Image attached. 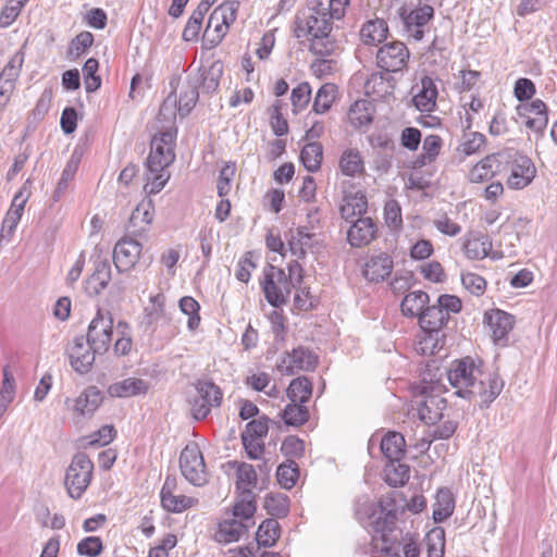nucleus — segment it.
I'll return each mask as SVG.
<instances>
[{
  "mask_svg": "<svg viewBox=\"0 0 557 557\" xmlns=\"http://www.w3.org/2000/svg\"><path fill=\"white\" fill-rule=\"evenodd\" d=\"M445 375L458 397L479 399L480 408H487L502 393L505 382L495 371H484L482 361L470 356L454 360L449 369L437 374Z\"/></svg>",
  "mask_w": 557,
  "mask_h": 557,
  "instance_id": "1",
  "label": "nucleus"
},
{
  "mask_svg": "<svg viewBox=\"0 0 557 557\" xmlns=\"http://www.w3.org/2000/svg\"><path fill=\"white\" fill-rule=\"evenodd\" d=\"M333 29L329 13L315 8H309L295 20V37L310 40L309 51L320 57H330L337 53L339 46L331 36Z\"/></svg>",
  "mask_w": 557,
  "mask_h": 557,
  "instance_id": "2",
  "label": "nucleus"
},
{
  "mask_svg": "<svg viewBox=\"0 0 557 557\" xmlns=\"http://www.w3.org/2000/svg\"><path fill=\"white\" fill-rule=\"evenodd\" d=\"M438 371L440 368L426 364L420 383L413 387V393L423 398L418 403V414L426 424L437 423L447 406V400L441 396L446 388L442 382V373L437 374Z\"/></svg>",
  "mask_w": 557,
  "mask_h": 557,
  "instance_id": "3",
  "label": "nucleus"
},
{
  "mask_svg": "<svg viewBox=\"0 0 557 557\" xmlns=\"http://www.w3.org/2000/svg\"><path fill=\"white\" fill-rule=\"evenodd\" d=\"M399 500H405L401 493H393L379 500L376 506H369V517L367 525L375 534H380L382 541L387 544L397 540L393 536L396 530L397 515L400 505Z\"/></svg>",
  "mask_w": 557,
  "mask_h": 557,
  "instance_id": "4",
  "label": "nucleus"
},
{
  "mask_svg": "<svg viewBox=\"0 0 557 557\" xmlns=\"http://www.w3.org/2000/svg\"><path fill=\"white\" fill-rule=\"evenodd\" d=\"M265 300L274 308L285 306L295 287L283 269L268 264L263 270V278L260 281Z\"/></svg>",
  "mask_w": 557,
  "mask_h": 557,
  "instance_id": "5",
  "label": "nucleus"
},
{
  "mask_svg": "<svg viewBox=\"0 0 557 557\" xmlns=\"http://www.w3.org/2000/svg\"><path fill=\"white\" fill-rule=\"evenodd\" d=\"M176 136V127L170 126L165 127V129H159L151 139L146 169H152L153 171L165 170L174 162Z\"/></svg>",
  "mask_w": 557,
  "mask_h": 557,
  "instance_id": "6",
  "label": "nucleus"
},
{
  "mask_svg": "<svg viewBox=\"0 0 557 557\" xmlns=\"http://www.w3.org/2000/svg\"><path fill=\"white\" fill-rule=\"evenodd\" d=\"M94 463L85 453L76 454L65 473L64 484L73 499H79L92 479Z\"/></svg>",
  "mask_w": 557,
  "mask_h": 557,
  "instance_id": "7",
  "label": "nucleus"
},
{
  "mask_svg": "<svg viewBox=\"0 0 557 557\" xmlns=\"http://www.w3.org/2000/svg\"><path fill=\"white\" fill-rule=\"evenodd\" d=\"M113 336V317L110 311L98 309L95 318L89 323L86 341L98 355L106 354L111 345Z\"/></svg>",
  "mask_w": 557,
  "mask_h": 557,
  "instance_id": "8",
  "label": "nucleus"
},
{
  "mask_svg": "<svg viewBox=\"0 0 557 557\" xmlns=\"http://www.w3.org/2000/svg\"><path fill=\"white\" fill-rule=\"evenodd\" d=\"M319 364V356L310 348L298 346L292 351H285L276 364L282 375L292 376L297 372H312Z\"/></svg>",
  "mask_w": 557,
  "mask_h": 557,
  "instance_id": "9",
  "label": "nucleus"
},
{
  "mask_svg": "<svg viewBox=\"0 0 557 557\" xmlns=\"http://www.w3.org/2000/svg\"><path fill=\"white\" fill-rule=\"evenodd\" d=\"M180 469L191 484L201 486L207 482L206 465L197 444L186 445L180 456Z\"/></svg>",
  "mask_w": 557,
  "mask_h": 557,
  "instance_id": "10",
  "label": "nucleus"
},
{
  "mask_svg": "<svg viewBox=\"0 0 557 557\" xmlns=\"http://www.w3.org/2000/svg\"><path fill=\"white\" fill-rule=\"evenodd\" d=\"M408 59L409 50L400 41L385 44L376 52L377 66L386 74L401 71L407 65Z\"/></svg>",
  "mask_w": 557,
  "mask_h": 557,
  "instance_id": "11",
  "label": "nucleus"
},
{
  "mask_svg": "<svg viewBox=\"0 0 557 557\" xmlns=\"http://www.w3.org/2000/svg\"><path fill=\"white\" fill-rule=\"evenodd\" d=\"M400 16L408 36L414 41H420L424 36V26L434 17V8L430 4H423L409 12L401 9Z\"/></svg>",
  "mask_w": 557,
  "mask_h": 557,
  "instance_id": "12",
  "label": "nucleus"
},
{
  "mask_svg": "<svg viewBox=\"0 0 557 557\" xmlns=\"http://www.w3.org/2000/svg\"><path fill=\"white\" fill-rule=\"evenodd\" d=\"M535 174L536 168L532 160L524 154L516 152L510 162V174L507 178V185L511 189H522L533 181Z\"/></svg>",
  "mask_w": 557,
  "mask_h": 557,
  "instance_id": "13",
  "label": "nucleus"
},
{
  "mask_svg": "<svg viewBox=\"0 0 557 557\" xmlns=\"http://www.w3.org/2000/svg\"><path fill=\"white\" fill-rule=\"evenodd\" d=\"M143 245L131 237L121 238L114 246L113 262L119 272L133 269L140 257Z\"/></svg>",
  "mask_w": 557,
  "mask_h": 557,
  "instance_id": "14",
  "label": "nucleus"
},
{
  "mask_svg": "<svg viewBox=\"0 0 557 557\" xmlns=\"http://www.w3.org/2000/svg\"><path fill=\"white\" fill-rule=\"evenodd\" d=\"M71 367L77 373L85 374L91 369L96 355L85 336H76L73 344L67 348Z\"/></svg>",
  "mask_w": 557,
  "mask_h": 557,
  "instance_id": "15",
  "label": "nucleus"
},
{
  "mask_svg": "<svg viewBox=\"0 0 557 557\" xmlns=\"http://www.w3.org/2000/svg\"><path fill=\"white\" fill-rule=\"evenodd\" d=\"M103 401V395L97 386H88L75 399L66 398L65 405L78 418H91Z\"/></svg>",
  "mask_w": 557,
  "mask_h": 557,
  "instance_id": "16",
  "label": "nucleus"
},
{
  "mask_svg": "<svg viewBox=\"0 0 557 557\" xmlns=\"http://www.w3.org/2000/svg\"><path fill=\"white\" fill-rule=\"evenodd\" d=\"M437 304L426 306L423 313L419 318L421 329L429 334L430 341H435L433 348L438 347L440 333L442 329L448 323V318L442 311Z\"/></svg>",
  "mask_w": 557,
  "mask_h": 557,
  "instance_id": "17",
  "label": "nucleus"
},
{
  "mask_svg": "<svg viewBox=\"0 0 557 557\" xmlns=\"http://www.w3.org/2000/svg\"><path fill=\"white\" fill-rule=\"evenodd\" d=\"M520 117H527L525 125L534 132H543L548 123L547 107L541 99H534L529 103L517 107Z\"/></svg>",
  "mask_w": 557,
  "mask_h": 557,
  "instance_id": "18",
  "label": "nucleus"
},
{
  "mask_svg": "<svg viewBox=\"0 0 557 557\" xmlns=\"http://www.w3.org/2000/svg\"><path fill=\"white\" fill-rule=\"evenodd\" d=\"M484 322L492 331L494 343L505 345V342H507V335L515 324L513 317L503 310L495 309L491 312H485Z\"/></svg>",
  "mask_w": 557,
  "mask_h": 557,
  "instance_id": "19",
  "label": "nucleus"
},
{
  "mask_svg": "<svg viewBox=\"0 0 557 557\" xmlns=\"http://www.w3.org/2000/svg\"><path fill=\"white\" fill-rule=\"evenodd\" d=\"M347 240L352 247H363L369 245L377 234V226L371 218H358L351 222Z\"/></svg>",
  "mask_w": 557,
  "mask_h": 557,
  "instance_id": "20",
  "label": "nucleus"
},
{
  "mask_svg": "<svg viewBox=\"0 0 557 557\" xmlns=\"http://www.w3.org/2000/svg\"><path fill=\"white\" fill-rule=\"evenodd\" d=\"M506 161L504 153L490 154L479 161L469 172L471 183H483L502 171V164Z\"/></svg>",
  "mask_w": 557,
  "mask_h": 557,
  "instance_id": "21",
  "label": "nucleus"
},
{
  "mask_svg": "<svg viewBox=\"0 0 557 557\" xmlns=\"http://www.w3.org/2000/svg\"><path fill=\"white\" fill-rule=\"evenodd\" d=\"M223 75V63L220 60L213 61L209 66H201L197 74L189 75L193 82H197V87L205 94L214 92Z\"/></svg>",
  "mask_w": 557,
  "mask_h": 557,
  "instance_id": "22",
  "label": "nucleus"
},
{
  "mask_svg": "<svg viewBox=\"0 0 557 557\" xmlns=\"http://www.w3.org/2000/svg\"><path fill=\"white\" fill-rule=\"evenodd\" d=\"M154 214V208L151 199H144L133 210L129 221L128 228H132L134 235H143L146 233L152 223Z\"/></svg>",
  "mask_w": 557,
  "mask_h": 557,
  "instance_id": "23",
  "label": "nucleus"
},
{
  "mask_svg": "<svg viewBox=\"0 0 557 557\" xmlns=\"http://www.w3.org/2000/svg\"><path fill=\"white\" fill-rule=\"evenodd\" d=\"M111 281V264L109 260H96L95 269L87 278L85 290L89 296H97L106 289Z\"/></svg>",
  "mask_w": 557,
  "mask_h": 557,
  "instance_id": "24",
  "label": "nucleus"
},
{
  "mask_svg": "<svg viewBox=\"0 0 557 557\" xmlns=\"http://www.w3.org/2000/svg\"><path fill=\"white\" fill-rule=\"evenodd\" d=\"M149 389V383L138 377H127L115 382L108 387V394L111 397L127 398L137 395H144Z\"/></svg>",
  "mask_w": 557,
  "mask_h": 557,
  "instance_id": "25",
  "label": "nucleus"
},
{
  "mask_svg": "<svg viewBox=\"0 0 557 557\" xmlns=\"http://www.w3.org/2000/svg\"><path fill=\"white\" fill-rule=\"evenodd\" d=\"M367 197L363 191L358 190L356 193H345L339 212L344 220L352 222L356 216L362 218L361 215L367 212Z\"/></svg>",
  "mask_w": 557,
  "mask_h": 557,
  "instance_id": "26",
  "label": "nucleus"
},
{
  "mask_svg": "<svg viewBox=\"0 0 557 557\" xmlns=\"http://www.w3.org/2000/svg\"><path fill=\"white\" fill-rule=\"evenodd\" d=\"M393 270V260L387 253H380L371 257L366 263L363 275L371 282L384 281L389 276Z\"/></svg>",
  "mask_w": 557,
  "mask_h": 557,
  "instance_id": "27",
  "label": "nucleus"
},
{
  "mask_svg": "<svg viewBox=\"0 0 557 557\" xmlns=\"http://www.w3.org/2000/svg\"><path fill=\"white\" fill-rule=\"evenodd\" d=\"M165 300L166 298L163 293H158L150 297L149 305L144 309V319L141 321V325L146 330L154 332L157 322L161 319H166Z\"/></svg>",
  "mask_w": 557,
  "mask_h": 557,
  "instance_id": "28",
  "label": "nucleus"
},
{
  "mask_svg": "<svg viewBox=\"0 0 557 557\" xmlns=\"http://www.w3.org/2000/svg\"><path fill=\"white\" fill-rule=\"evenodd\" d=\"M380 448L384 457L391 462L399 461L406 451V441L403 434L389 431L382 437Z\"/></svg>",
  "mask_w": 557,
  "mask_h": 557,
  "instance_id": "29",
  "label": "nucleus"
},
{
  "mask_svg": "<svg viewBox=\"0 0 557 557\" xmlns=\"http://www.w3.org/2000/svg\"><path fill=\"white\" fill-rule=\"evenodd\" d=\"M436 98L437 88L434 81L429 76L422 77L421 89L412 99L416 108L421 112H431L436 104Z\"/></svg>",
  "mask_w": 557,
  "mask_h": 557,
  "instance_id": "30",
  "label": "nucleus"
},
{
  "mask_svg": "<svg viewBox=\"0 0 557 557\" xmlns=\"http://www.w3.org/2000/svg\"><path fill=\"white\" fill-rule=\"evenodd\" d=\"M249 528V523L237 519L223 520L219 523V529L214 537L216 542L224 544L237 542Z\"/></svg>",
  "mask_w": 557,
  "mask_h": 557,
  "instance_id": "31",
  "label": "nucleus"
},
{
  "mask_svg": "<svg viewBox=\"0 0 557 557\" xmlns=\"http://www.w3.org/2000/svg\"><path fill=\"white\" fill-rule=\"evenodd\" d=\"M388 27L384 20L374 18L366 22L360 32V39L364 45H377L386 39Z\"/></svg>",
  "mask_w": 557,
  "mask_h": 557,
  "instance_id": "32",
  "label": "nucleus"
},
{
  "mask_svg": "<svg viewBox=\"0 0 557 557\" xmlns=\"http://www.w3.org/2000/svg\"><path fill=\"white\" fill-rule=\"evenodd\" d=\"M430 302V296L423 290H414L408 293L400 305L401 312L406 317H417L418 319L423 313L424 309Z\"/></svg>",
  "mask_w": 557,
  "mask_h": 557,
  "instance_id": "33",
  "label": "nucleus"
},
{
  "mask_svg": "<svg viewBox=\"0 0 557 557\" xmlns=\"http://www.w3.org/2000/svg\"><path fill=\"white\" fill-rule=\"evenodd\" d=\"M81 159H82V153L78 152L77 149H75L73 151L70 160L67 161V163L62 172L61 178L58 182V185L53 191L52 200L54 202L60 201V199L63 197V194L67 189L69 183L74 178V176L78 170Z\"/></svg>",
  "mask_w": 557,
  "mask_h": 557,
  "instance_id": "34",
  "label": "nucleus"
},
{
  "mask_svg": "<svg viewBox=\"0 0 557 557\" xmlns=\"http://www.w3.org/2000/svg\"><path fill=\"white\" fill-rule=\"evenodd\" d=\"M466 256L472 260H482L487 257L492 250V240L487 235L474 234L463 244Z\"/></svg>",
  "mask_w": 557,
  "mask_h": 557,
  "instance_id": "35",
  "label": "nucleus"
},
{
  "mask_svg": "<svg viewBox=\"0 0 557 557\" xmlns=\"http://www.w3.org/2000/svg\"><path fill=\"white\" fill-rule=\"evenodd\" d=\"M256 496L251 490H244V493H240V499L235 503L233 507L234 519H240L239 521H244L253 524V515L256 512Z\"/></svg>",
  "mask_w": 557,
  "mask_h": 557,
  "instance_id": "36",
  "label": "nucleus"
},
{
  "mask_svg": "<svg viewBox=\"0 0 557 557\" xmlns=\"http://www.w3.org/2000/svg\"><path fill=\"white\" fill-rule=\"evenodd\" d=\"M339 169L346 176L363 174L364 162L360 151L356 148L346 149L341 156Z\"/></svg>",
  "mask_w": 557,
  "mask_h": 557,
  "instance_id": "37",
  "label": "nucleus"
},
{
  "mask_svg": "<svg viewBox=\"0 0 557 557\" xmlns=\"http://www.w3.org/2000/svg\"><path fill=\"white\" fill-rule=\"evenodd\" d=\"M455 509V498L448 488H441L433 505V519L436 523L448 519Z\"/></svg>",
  "mask_w": 557,
  "mask_h": 557,
  "instance_id": "38",
  "label": "nucleus"
},
{
  "mask_svg": "<svg viewBox=\"0 0 557 557\" xmlns=\"http://www.w3.org/2000/svg\"><path fill=\"white\" fill-rule=\"evenodd\" d=\"M374 106L366 99L357 100L349 109L348 117L355 127L369 125L373 121Z\"/></svg>",
  "mask_w": 557,
  "mask_h": 557,
  "instance_id": "39",
  "label": "nucleus"
},
{
  "mask_svg": "<svg viewBox=\"0 0 557 557\" xmlns=\"http://www.w3.org/2000/svg\"><path fill=\"white\" fill-rule=\"evenodd\" d=\"M281 535V527L277 520L269 518L259 525L256 541L258 546L272 547L275 545Z\"/></svg>",
  "mask_w": 557,
  "mask_h": 557,
  "instance_id": "40",
  "label": "nucleus"
},
{
  "mask_svg": "<svg viewBox=\"0 0 557 557\" xmlns=\"http://www.w3.org/2000/svg\"><path fill=\"white\" fill-rule=\"evenodd\" d=\"M312 395V383L307 376H298L289 383L287 397L290 403L306 404Z\"/></svg>",
  "mask_w": 557,
  "mask_h": 557,
  "instance_id": "41",
  "label": "nucleus"
},
{
  "mask_svg": "<svg viewBox=\"0 0 557 557\" xmlns=\"http://www.w3.org/2000/svg\"><path fill=\"white\" fill-rule=\"evenodd\" d=\"M323 159V147L318 141L308 143L300 152V160L304 166L311 173L317 172L321 168Z\"/></svg>",
  "mask_w": 557,
  "mask_h": 557,
  "instance_id": "42",
  "label": "nucleus"
},
{
  "mask_svg": "<svg viewBox=\"0 0 557 557\" xmlns=\"http://www.w3.org/2000/svg\"><path fill=\"white\" fill-rule=\"evenodd\" d=\"M281 417L288 426H300L309 420V410L305 404L290 403L282 411Z\"/></svg>",
  "mask_w": 557,
  "mask_h": 557,
  "instance_id": "43",
  "label": "nucleus"
},
{
  "mask_svg": "<svg viewBox=\"0 0 557 557\" xmlns=\"http://www.w3.org/2000/svg\"><path fill=\"white\" fill-rule=\"evenodd\" d=\"M198 396L211 408L220 407L223 398L221 388L211 381H197L195 384Z\"/></svg>",
  "mask_w": 557,
  "mask_h": 557,
  "instance_id": "44",
  "label": "nucleus"
},
{
  "mask_svg": "<svg viewBox=\"0 0 557 557\" xmlns=\"http://www.w3.org/2000/svg\"><path fill=\"white\" fill-rule=\"evenodd\" d=\"M24 63V52H15L0 73V83L10 84L15 89L16 81Z\"/></svg>",
  "mask_w": 557,
  "mask_h": 557,
  "instance_id": "45",
  "label": "nucleus"
},
{
  "mask_svg": "<svg viewBox=\"0 0 557 557\" xmlns=\"http://www.w3.org/2000/svg\"><path fill=\"white\" fill-rule=\"evenodd\" d=\"M199 98V91L197 87V82H193L188 76L186 82V88L180 95V99L177 101L178 108L177 111L182 116L189 114V112L194 109Z\"/></svg>",
  "mask_w": 557,
  "mask_h": 557,
  "instance_id": "46",
  "label": "nucleus"
},
{
  "mask_svg": "<svg viewBox=\"0 0 557 557\" xmlns=\"http://www.w3.org/2000/svg\"><path fill=\"white\" fill-rule=\"evenodd\" d=\"M264 509L276 518H284L289 512V498L285 494H268L264 497Z\"/></svg>",
  "mask_w": 557,
  "mask_h": 557,
  "instance_id": "47",
  "label": "nucleus"
},
{
  "mask_svg": "<svg viewBox=\"0 0 557 557\" xmlns=\"http://www.w3.org/2000/svg\"><path fill=\"white\" fill-rule=\"evenodd\" d=\"M298 476H299L298 465L292 459H287L286 462L281 463L277 467V471H276L277 482L285 490L293 488L297 482Z\"/></svg>",
  "mask_w": 557,
  "mask_h": 557,
  "instance_id": "48",
  "label": "nucleus"
},
{
  "mask_svg": "<svg viewBox=\"0 0 557 557\" xmlns=\"http://www.w3.org/2000/svg\"><path fill=\"white\" fill-rule=\"evenodd\" d=\"M335 92L336 87L334 84L327 83L322 85L315 95L312 110L318 114L329 111L335 100Z\"/></svg>",
  "mask_w": 557,
  "mask_h": 557,
  "instance_id": "49",
  "label": "nucleus"
},
{
  "mask_svg": "<svg viewBox=\"0 0 557 557\" xmlns=\"http://www.w3.org/2000/svg\"><path fill=\"white\" fill-rule=\"evenodd\" d=\"M486 144V137L479 132L465 133L461 143L458 146V151L465 156H471L481 151Z\"/></svg>",
  "mask_w": 557,
  "mask_h": 557,
  "instance_id": "50",
  "label": "nucleus"
},
{
  "mask_svg": "<svg viewBox=\"0 0 557 557\" xmlns=\"http://www.w3.org/2000/svg\"><path fill=\"white\" fill-rule=\"evenodd\" d=\"M176 106L178 107L177 104V99L176 97H173L172 95L168 96L160 109H159V113H158V116H157V120L159 123H161V127L160 129H165V127H176L175 126V119H176Z\"/></svg>",
  "mask_w": 557,
  "mask_h": 557,
  "instance_id": "51",
  "label": "nucleus"
},
{
  "mask_svg": "<svg viewBox=\"0 0 557 557\" xmlns=\"http://www.w3.org/2000/svg\"><path fill=\"white\" fill-rule=\"evenodd\" d=\"M396 461L391 462L385 468V481L391 486H401L405 485L410 475H409V466L405 463H395Z\"/></svg>",
  "mask_w": 557,
  "mask_h": 557,
  "instance_id": "52",
  "label": "nucleus"
},
{
  "mask_svg": "<svg viewBox=\"0 0 557 557\" xmlns=\"http://www.w3.org/2000/svg\"><path fill=\"white\" fill-rule=\"evenodd\" d=\"M236 488L244 493V490H251L257 484V472L252 465L242 462L236 471Z\"/></svg>",
  "mask_w": 557,
  "mask_h": 557,
  "instance_id": "53",
  "label": "nucleus"
},
{
  "mask_svg": "<svg viewBox=\"0 0 557 557\" xmlns=\"http://www.w3.org/2000/svg\"><path fill=\"white\" fill-rule=\"evenodd\" d=\"M178 307L184 314L188 315V329L196 330L200 323V305L198 301L190 296H184L180 299Z\"/></svg>",
  "mask_w": 557,
  "mask_h": 557,
  "instance_id": "54",
  "label": "nucleus"
},
{
  "mask_svg": "<svg viewBox=\"0 0 557 557\" xmlns=\"http://www.w3.org/2000/svg\"><path fill=\"white\" fill-rule=\"evenodd\" d=\"M428 557H444L445 533L441 528L431 530L425 537Z\"/></svg>",
  "mask_w": 557,
  "mask_h": 557,
  "instance_id": "55",
  "label": "nucleus"
},
{
  "mask_svg": "<svg viewBox=\"0 0 557 557\" xmlns=\"http://www.w3.org/2000/svg\"><path fill=\"white\" fill-rule=\"evenodd\" d=\"M311 98V87L309 83L302 82L292 90L290 100L294 113L302 111Z\"/></svg>",
  "mask_w": 557,
  "mask_h": 557,
  "instance_id": "56",
  "label": "nucleus"
},
{
  "mask_svg": "<svg viewBox=\"0 0 557 557\" xmlns=\"http://www.w3.org/2000/svg\"><path fill=\"white\" fill-rule=\"evenodd\" d=\"M236 164L234 162H226L220 170L216 190L219 197H225L231 191V183L235 176Z\"/></svg>",
  "mask_w": 557,
  "mask_h": 557,
  "instance_id": "57",
  "label": "nucleus"
},
{
  "mask_svg": "<svg viewBox=\"0 0 557 557\" xmlns=\"http://www.w3.org/2000/svg\"><path fill=\"white\" fill-rule=\"evenodd\" d=\"M146 175L145 191L150 195L158 194L170 178V174L165 170L153 171L152 169H147Z\"/></svg>",
  "mask_w": 557,
  "mask_h": 557,
  "instance_id": "58",
  "label": "nucleus"
},
{
  "mask_svg": "<svg viewBox=\"0 0 557 557\" xmlns=\"http://www.w3.org/2000/svg\"><path fill=\"white\" fill-rule=\"evenodd\" d=\"M195 503V499L185 495H171L163 496L161 505L163 509L169 512H182L190 508Z\"/></svg>",
  "mask_w": 557,
  "mask_h": 557,
  "instance_id": "59",
  "label": "nucleus"
},
{
  "mask_svg": "<svg viewBox=\"0 0 557 557\" xmlns=\"http://www.w3.org/2000/svg\"><path fill=\"white\" fill-rule=\"evenodd\" d=\"M103 552V543L99 536H87L78 542L77 554L87 557H98Z\"/></svg>",
  "mask_w": 557,
  "mask_h": 557,
  "instance_id": "60",
  "label": "nucleus"
},
{
  "mask_svg": "<svg viewBox=\"0 0 557 557\" xmlns=\"http://www.w3.org/2000/svg\"><path fill=\"white\" fill-rule=\"evenodd\" d=\"M386 225L392 230H399L403 225L401 208L397 200H388L384 207Z\"/></svg>",
  "mask_w": 557,
  "mask_h": 557,
  "instance_id": "61",
  "label": "nucleus"
},
{
  "mask_svg": "<svg viewBox=\"0 0 557 557\" xmlns=\"http://www.w3.org/2000/svg\"><path fill=\"white\" fill-rule=\"evenodd\" d=\"M238 7L239 3L236 1H227L222 3L213 10L214 21L221 20L225 26L230 28V25L236 20V12Z\"/></svg>",
  "mask_w": 557,
  "mask_h": 557,
  "instance_id": "62",
  "label": "nucleus"
},
{
  "mask_svg": "<svg viewBox=\"0 0 557 557\" xmlns=\"http://www.w3.org/2000/svg\"><path fill=\"white\" fill-rule=\"evenodd\" d=\"M252 251H246L244 256L238 260L235 277L242 283H248L251 277V272L257 268V264L252 261Z\"/></svg>",
  "mask_w": 557,
  "mask_h": 557,
  "instance_id": "63",
  "label": "nucleus"
},
{
  "mask_svg": "<svg viewBox=\"0 0 557 557\" xmlns=\"http://www.w3.org/2000/svg\"><path fill=\"white\" fill-rule=\"evenodd\" d=\"M461 283L463 287L475 296H481L486 289V281L475 273H463L461 275Z\"/></svg>",
  "mask_w": 557,
  "mask_h": 557,
  "instance_id": "64",
  "label": "nucleus"
}]
</instances>
